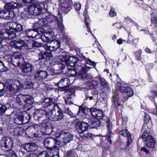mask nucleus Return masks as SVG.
I'll use <instances>...</instances> for the list:
<instances>
[{
	"label": "nucleus",
	"mask_w": 157,
	"mask_h": 157,
	"mask_svg": "<svg viewBox=\"0 0 157 157\" xmlns=\"http://www.w3.org/2000/svg\"><path fill=\"white\" fill-rule=\"evenodd\" d=\"M52 53V52L50 51L48 52L46 51H42L39 53L37 61H39V64L44 65L46 62L50 61L51 58L53 57Z\"/></svg>",
	"instance_id": "obj_8"
},
{
	"label": "nucleus",
	"mask_w": 157,
	"mask_h": 157,
	"mask_svg": "<svg viewBox=\"0 0 157 157\" xmlns=\"http://www.w3.org/2000/svg\"><path fill=\"white\" fill-rule=\"evenodd\" d=\"M127 137V144L124 147V149L126 150L129 146L132 143L133 140V139L132 137L131 134L130 133L126 136Z\"/></svg>",
	"instance_id": "obj_45"
},
{
	"label": "nucleus",
	"mask_w": 157,
	"mask_h": 157,
	"mask_svg": "<svg viewBox=\"0 0 157 157\" xmlns=\"http://www.w3.org/2000/svg\"><path fill=\"white\" fill-rule=\"evenodd\" d=\"M7 10L5 8V9L0 10V17L4 19H7Z\"/></svg>",
	"instance_id": "obj_47"
},
{
	"label": "nucleus",
	"mask_w": 157,
	"mask_h": 157,
	"mask_svg": "<svg viewBox=\"0 0 157 157\" xmlns=\"http://www.w3.org/2000/svg\"><path fill=\"white\" fill-rule=\"evenodd\" d=\"M99 79L100 82V84L102 87L105 88H107L108 87V83L105 78L99 76Z\"/></svg>",
	"instance_id": "obj_44"
},
{
	"label": "nucleus",
	"mask_w": 157,
	"mask_h": 157,
	"mask_svg": "<svg viewBox=\"0 0 157 157\" xmlns=\"http://www.w3.org/2000/svg\"><path fill=\"white\" fill-rule=\"evenodd\" d=\"M61 43L59 40H53L48 43H46L44 45L45 49L47 51L52 52L53 54L57 56L60 50Z\"/></svg>",
	"instance_id": "obj_5"
},
{
	"label": "nucleus",
	"mask_w": 157,
	"mask_h": 157,
	"mask_svg": "<svg viewBox=\"0 0 157 157\" xmlns=\"http://www.w3.org/2000/svg\"><path fill=\"white\" fill-rule=\"evenodd\" d=\"M23 147L28 152H31L35 151L37 149L38 146L35 143L30 142L25 143L23 145Z\"/></svg>",
	"instance_id": "obj_26"
},
{
	"label": "nucleus",
	"mask_w": 157,
	"mask_h": 157,
	"mask_svg": "<svg viewBox=\"0 0 157 157\" xmlns=\"http://www.w3.org/2000/svg\"><path fill=\"white\" fill-rule=\"evenodd\" d=\"M33 75L34 79L39 80L45 78L48 75V73L47 71L40 68L35 71Z\"/></svg>",
	"instance_id": "obj_17"
},
{
	"label": "nucleus",
	"mask_w": 157,
	"mask_h": 157,
	"mask_svg": "<svg viewBox=\"0 0 157 157\" xmlns=\"http://www.w3.org/2000/svg\"><path fill=\"white\" fill-rule=\"evenodd\" d=\"M58 109L57 110L54 109V108H53L50 109L49 111H47L45 112V116L50 121H60L64 117L63 112L59 107L58 106Z\"/></svg>",
	"instance_id": "obj_4"
},
{
	"label": "nucleus",
	"mask_w": 157,
	"mask_h": 157,
	"mask_svg": "<svg viewBox=\"0 0 157 157\" xmlns=\"http://www.w3.org/2000/svg\"><path fill=\"white\" fill-rule=\"evenodd\" d=\"M58 14L59 16V18L56 16L51 14H49L48 16H47V20H48V23H50L51 22L56 21L58 25H59L60 24V21H61L62 23V15L61 13H58Z\"/></svg>",
	"instance_id": "obj_23"
},
{
	"label": "nucleus",
	"mask_w": 157,
	"mask_h": 157,
	"mask_svg": "<svg viewBox=\"0 0 157 157\" xmlns=\"http://www.w3.org/2000/svg\"><path fill=\"white\" fill-rule=\"evenodd\" d=\"M87 64H88L93 66L94 67H95L96 66V63L95 62L92 61L90 59L87 58V61H86Z\"/></svg>",
	"instance_id": "obj_61"
},
{
	"label": "nucleus",
	"mask_w": 157,
	"mask_h": 157,
	"mask_svg": "<svg viewBox=\"0 0 157 157\" xmlns=\"http://www.w3.org/2000/svg\"><path fill=\"white\" fill-rule=\"evenodd\" d=\"M92 134L90 133H87L84 134L81 136V138L83 140H86L87 139H90L92 138Z\"/></svg>",
	"instance_id": "obj_60"
},
{
	"label": "nucleus",
	"mask_w": 157,
	"mask_h": 157,
	"mask_svg": "<svg viewBox=\"0 0 157 157\" xmlns=\"http://www.w3.org/2000/svg\"><path fill=\"white\" fill-rule=\"evenodd\" d=\"M23 111L21 112L19 111L17 112L16 113V117L15 120V121L17 119L19 120V121H21V123H22V121H23Z\"/></svg>",
	"instance_id": "obj_48"
},
{
	"label": "nucleus",
	"mask_w": 157,
	"mask_h": 157,
	"mask_svg": "<svg viewBox=\"0 0 157 157\" xmlns=\"http://www.w3.org/2000/svg\"><path fill=\"white\" fill-rule=\"evenodd\" d=\"M13 131L15 133V134L17 136L20 135L23 132V130L22 128H14Z\"/></svg>",
	"instance_id": "obj_51"
},
{
	"label": "nucleus",
	"mask_w": 157,
	"mask_h": 157,
	"mask_svg": "<svg viewBox=\"0 0 157 157\" xmlns=\"http://www.w3.org/2000/svg\"><path fill=\"white\" fill-rule=\"evenodd\" d=\"M82 105L83 104L79 106V110L77 114V116H78L79 115V114L80 113L81 111H82V112L83 113H84L85 112V110L86 109V107L83 106Z\"/></svg>",
	"instance_id": "obj_63"
},
{
	"label": "nucleus",
	"mask_w": 157,
	"mask_h": 157,
	"mask_svg": "<svg viewBox=\"0 0 157 157\" xmlns=\"http://www.w3.org/2000/svg\"><path fill=\"white\" fill-rule=\"evenodd\" d=\"M25 8L30 15L37 16L43 13V7L38 4H32Z\"/></svg>",
	"instance_id": "obj_9"
},
{
	"label": "nucleus",
	"mask_w": 157,
	"mask_h": 157,
	"mask_svg": "<svg viewBox=\"0 0 157 157\" xmlns=\"http://www.w3.org/2000/svg\"><path fill=\"white\" fill-rule=\"evenodd\" d=\"M150 121L151 122L150 125L149 126H147V128H151L152 127V122L151 121V118L149 116V115L148 114L145 113V115L144 117V122L143 124V126H145L147 123H148Z\"/></svg>",
	"instance_id": "obj_36"
},
{
	"label": "nucleus",
	"mask_w": 157,
	"mask_h": 157,
	"mask_svg": "<svg viewBox=\"0 0 157 157\" xmlns=\"http://www.w3.org/2000/svg\"><path fill=\"white\" fill-rule=\"evenodd\" d=\"M36 125H32L28 127L25 131L26 134L31 138L38 137V131L36 129Z\"/></svg>",
	"instance_id": "obj_16"
},
{
	"label": "nucleus",
	"mask_w": 157,
	"mask_h": 157,
	"mask_svg": "<svg viewBox=\"0 0 157 157\" xmlns=\"http://www.w3.org/2000/svg\"><path fill=\"white\" fill-rule=\"evenodd\" d=\"M151 23L154 26H157V16L153 17V18L151 20Z\"/></svg>",
	"instance_id": "obj_62"
},
{
	"label": "nucleus",
	"mask_w": 157,
	"mask_h": 157,
	"mask_svg": "<svg viewBox=\"0 0 157 157\" xmlns=\"http://www.w3.org/2000/svg\"><path fill=\"white\" fill-rule=\"evenodd\" d=\"M20 66L23 72L26 74L30 72L32 70L33 67V65L30 63L25 61Z\"/></svg>",
	"instance_id": "obj_24"
},
{
	"label": "nucleus",
	"mask_w": 157,
	"mask_h": 157,
	"mask_svg": "<svg viewBox=\"0 0 157 157\" xmlns=\"http://www.w3.org/2000/svg\"><path fill=\"white\" fill-rule=\"evenodd\" d=\"M76 150L72 149L69 151H67L64 154V157H75L76 155Z\"/></svg>",
	"instance_id": "obj_40"
},
{
	"label": "nucleus",
	"mask_w": 157,
	"mask_h": 157,
	"mask_svg": "<svg viewBox=\"0 0 157 157\" xmlns=\"http://www.w3.org/2000/svg\"><path fill=\"white\" fill-rule=\"evenodd\" d=\"M106 127L107 130H112L113 128V124L111 121H110L109 118L107 117V119L106 121Z\"/></svg>",
	"instance_id": "obj_49"
},
{
	"label": "nucleus",
	"mask_w": 157,
	"mask_h": 157,
	"mask_svg": "<svg viewBox=\"0 0 157 157\" xmlns=\"http://www.w3.org/2000/svg\"><path fill=\"white\" fill-rule=\"evenodd\" d=\"M70 84L69 79L66 77L62 78L58 82L56 83L55 85L58 87L56 89L62 92L67 90Z\"/></svg>",
	"instance_id": "obj_12"
},
{
	"label": "nucleus",
	"mask_w": 157,
	"mask_h": 157,
	"mask_svg": "<svg viewBox=\"0 0 157 157\" xmlns=\"http://www.w3.org/2000/svg\"><path fill=\"white\" fill-rule=\"evenodd\" d=\"M20 106H21L18 103V102H14L13 103L11 107L13 109L19 110L22 108V107H21Z\"/></svg>",
	"instance_id": "obj_58"
},
{
	"label": "nucleus",
	"mask_w": 157,
	"mask_h": 157,
	"mask_svg": "<svg viewBox=\"0 0 157 157\" xmlns=\"http://www.w3.org/2000/svg\"><path fill=\"white\" fill-rule=\"evenodd\" d=\"M141 137L143 141L145 142H147L151 138H152V136L149 135L147 129H145Z\"/></svg>",
	"instance_id": "obj_39"
},
{
	"label": "nucleus",
	"mask_w": 157,
	"mask_h": 157,
	"mask_svg": "<svg viewBox=\"0 0 157 157\" xmlns=\"http://www.w3.org/2000/svg\"><path fill=\"white\" fill-rule=\"evenodd\" d=\"M75 125L77 131L80 134L86 131L88 129L89 126L88 123L80 121L77 122Z\"/></svg>",
	"instance_id": "obj_20"
},
{
	"label": "nucleus",
	"mask_w": 157,
	"mask_h": 157,
	"mask_svg": "<svg viewBox=\"0 0 157 157\" xmlns=\"http://www.w3.org/2000/svg\"><path fill=\"white\" fill-rule=\"evenodd\" d=\"M22 6L21 3H18L13 2H11L8 3H6L5 6L4 7L7 10V19L10 18L12 19L16 15L15 13L12 10L17 9H19Z\"/></svg>",
	"instance_id": "obj_6"
},
{
	"label": "nucleus",
	"mask_w": 157,
	"mask_h": 157,
	"mask_svg": "<svg viewBox=\"0 0 157 157\" xmlns=\"http://www.w3.org/2000/svg\"><path fill=\"white\" fill-rule=\"evenodd\" d=\"M9 59L11 63L16 67L20 66L25 61L23 56L21 54H13Z\"/></svg>",
	"instance_id": "obj_11"
},
{
	"label": "nucleus",
	"mask_w": 157,
	"mask_h": 157,
	"mask_svg": "<svg viewBox=\"0 0 157 157\" xmlns=\"http://www.w3.org/2000/svg\"><path fill=\"white\" fill-rule=\"evenodd\" d=\"M39 23L41 26L44 27H47L50 24L47 20V17L45 18L40 19L39 21Z\"/></svg>",
	"instance_id": "obj_43"
},
{
	"label": "nucleus",
	"mask_w": 157,
	"mask_h": 157,
	"mask_svg": "<svg viewBox=\"0 0 157 157\" xmlns=\"http://www.w3.org/2000/svg\"><path fill=\"white\" fill-rule=\"evenodd\" d=\"M42 30H43V29L42 28L39 27L34 28L33 29H28L25 31H23L22 32H21L20 34L21 35L22 33L24 35L23 37L24 36L29 38L33 37L34 36H33V34L34 32L39 33L40 32H41Z\"/></svg>",
	"instance_id": "obj_19"
},
{
	"label": "nucleus",
	"mask_w": 157,
	"mask_h": 157,
	"mask_svg": "<svg viewBox=\"0 0 157 157\" xmlns=\"http://www.w3.org/2000/svg\"><path fill=\"white\" fill-rule=\"evenodd\" d=\"M21 17L24 19L28 18L29 16H30L28 11L26 10L25 8V9L24 11L21 14Z\"/></svg>",
	"instance_id": "obj_54"
},
{
	"label": "nucleus",
	"mask_w": 157,
	"mask_h": 157,
	"mask_svg": "<svg viewBox=\"0 0 157 157\" xmlns=\"http://www.w3.org/2000/svg\"><path fill=\"white\" fill-rule=\"evenodd\" d=\"M90 114L93 117L97 118L98 120L102 119L104 116L103 112L97 109L94 107L90 109Z\"/></svg>",
	"instance_id": "obj_21"
},
{
	"label": "nucleus",
	"mask_w": 157,
	"mask_h": 157,
	"mask_svg": "<svg viewBox=\"0 0 157 157\" xmlns=\"http://www.w3.org/2000/svg\"><path fill=\"white\" fill-rule=\"evenodd\" d=\"M5 32L8 34V38L9 40L16 38L17 35L15 33L16 32L13 30V29H11V27L10 26L6 27V29L5 30Z\"/></svg>",
	"instance_id": "obj_30"
},
{
	"label": "nucleus",
	"mask_w": 157,
	"mask_h": 157,
	"mask_svg": "<svg viewBox=\"0 0 157 157\" xmlns=\"http://www.w3.org/2000/svg\"><path fill=\"white\" fill-rule=\"evenodd\" d=\"M40 32L42 33L40 37L43 42L48 43L54 39V32L52 31H47L43 29V30Z\"/></svg>",
	"instance_id": "obj_14"
},
{
	"label": "nucleus",
	"mask_w": 157,
	"mask_h": 157,
	"mask_svg": "<svg viewBox=\"0 0 157 157\" xmlns=\"http://www.w3.org/2000/svg\"><path fill=\"white\" fill-rule=\"evenodd\" d=\"M33 43L32 40H28L26 43L21 38H17L10 41V46L17 50L21 51L25 49H30L33 48Z\"/></svg>",
	"instance_id": "obj_2"
},
{
	"label": "nucleus",
	"mask_w": 157,
	"mask_h": 157,
	"mask_svg": "<svg viewBox=\"0 0 157 157\" xmlns=\"http://www.w3.org/2000/svg\"><path fill=\"white\" fill-rule=\"evenodd\" d=\"M36 156L37 157H50L47 151H42L38 154L36 153Z\"/></svg>",
	"instance_id": "obj_50"
},
{
	"label": "nucleus",
	"mask_w": 157,
	"mask_h": 157,
	"mask_svg": "<svg viewBox=\"0 0 157 157\" xmlns=\"http://www.w3.org/2000/svg\"><path fill=\"white\" fill-rule=\"evenodd\" d=\"M0 107V115H2L7 109V106L5 105H2Z\"/></svg>",
	"instance_id": "obj_57"
},
{
	"label": "nucleus",
	"mask_w": 157,
	"mask_h": 157,
	"mask_svg": "<svg viewBox=\"0 0 157 157\" xmlns=\"http://www.w3.org/2000/svg\"><path fill=\"white\" fill-rule=\"evenodd\" d=\"M13 147V140L10 137L4 136L2 138L0 141V148L2 149H4L5 150L6 157L17 156L12 149Z\"/></svg>",
	"instance_id": "obj_1"
},
{
	"label": "nucleus",
	"mask_w": 157,
	"mask_h": 157,
	"mask_svg": "<svg viewBox=\"0 0 157 157\" xmlns=\"http://www.w3.org/2000/svg\"><path fill=\"white\" fill-rule=\"evenodd\" d=\"M26 95L20 94L18 95L16 98V101L18 102L22 107L24 106L25 100Z\"/></svg>",
	"instance_id": "obj_37"
},
{
	"label": "nucleus",
	"mask_w": 157,
	"mask_h": 157,
	"mask_svg": "<svg viewBox=\"0 0 157 157\" xmlns=\"http://www.w3.org/2000/svg\"><path fill=\"white\" fill-rule=\"evenodd\" d=\"M4 34V32L0 30V50L4 48L7 44V42L4 40L5 39Z\"/></svg>",
	"instance_id": "obj_34"
},
{
	"label": "nucleus",
	"mask_w": 157,
	"mask_h": 157,
	"mask_svg": "<svg viewBox=\"0 0 157 157\" xmlns=\"http://www.w3.org/2000/svg\"><path fill=\"white\" fill-rule=\"evenodd\" d=\"M60 6L62 10L66 13H68L72 9L73 2L72 0H59Z\"/></svg>",
	"instance_id": "obj_15"
},
{
	"label": "nucleus",
	"mask_w": 157,
	"mask_h": 157,
	"mask_svg": "<svg viewBox=\"0 0 157 157\" xmlns=\"http://www.w3.org/2000/svg\"><path fill=\"white\" fill-rule=\"evenodd\" d=\"M11 84H9L6 86L7 90L11 93L10 95H14L16 91L19 90L23 88V84H21L18 80L12 79Z\"/></svg>",
	"instance_id": "obj_7"
},
{
	"label": "nucleus",
	"mask_w": 157,
	"mask_h": 157,
	"mask_svg": "<svg viewBox=\"0 0 157 157\" xmlns=\"http://www.w3.org/2000/svg\"><path fill=\"white\" fill-rule=\"evenodd\" d=\"M71 55L69 52H63L58 56V58L61 62L74 68L73 70L76 71V69L75 67L78 63V58L75 56Z\"/></svg>",
	"instance_id": "obj_3"
},
{
	"label": "nucleus",
	"mask_w": 157,
	"mask_h": 157,
	"mask_svg": "<svg viewBox=\"0 0 157 157\" xmlns=\"http://www.w3.org/2000/svg\"><path fill=\"white\" fill-rule=\"evenodd\" d=\"M8 68L5 66L4 63L2 61H0V72L6 71Z\"/></svg>",
	"instance_id": "obj_53"
},
{
	"label": "nucleus",
	"mask_w": 157,
	"mask_h": 157,
	"mask_svg": "<svg viewBox=\"0 0 157 157\" xmlns=\"http://www.w3.org/2000/svg\"><path fill=\"white\" fill-rule=\"evenodd\" d=\"M47 112L45 110V114L41 113L39 112H35L33 114V117L34 119L37 121L39 123L43 124H44V121L46 120H48L50 121V120L48 119L45 116V112Z\"/></svg>",
	"instance_id": "obj_18"
},
{
	"label": "nucleus",
	"mask_w": 157,
	"mask_h": 157,
	"mask_svg": "<svg viewBox=\"0 0 157 157\" xmlns=\"http://www.w3.org/2000/svg\"><path fill=\"white\" fill-rule=\"evenodd\" d=\"M55 100L53 98H46L44 99V101L45 103V109L46 110L47 109L46 108L52 109L54 108V106L55 105Z\"/></svg>",
	"instance_id": "obj_25"
},
{
	"label": "nucleus",
	"mask_w": 157,
	"mask_h": 157,
	"mask_svg": "<svg viewBox=\"0 0 157 157\" xmlns=\"http://www.w3.org/2000/svg\"><path fill=\"white\" fill-rule=\"evenodd\" d=\"M129 133L130 132L128 131L127 129H125V130H121L119 132L120 135L124 137L127 136Z\"/></svg>",
	"instance_id": "obj_52"
},
{
	"label": "nucleus",
	"mask_w": 157,
	"mask_h": 157,
	"mask_svg": "<svg viewBox=\"0 0 157 157\" xmlns=\"http://www.w3.org/2000/svg\"><path fill=\"white\" fill-rule=\"evenodd\" d=\"M113 101L114 102L116 109L120 113H121V110L123 108V105L119 102V96L118 94H116L113 97Z\"/></svg>",
	"instance_id": "obj_27"
},
{
	"label": "nucleus",
	"mask_w": 157,
	"mask_h": 157,
	"mask_svg": "<svg viewBox=\"0 0 157 157\" xmlns=\"http://www.w3.org/2000/svg\"><path fill=\"white\" fill-rule=\"evenodd\" d=\"M89 122L90 128L96 129H98L101 123L100 120H98L97 118L93 117L92 118L90 119Z\"/></svg>",
	"instance_id": "obj_28"
},
{
	"label": "nucleus",
	"mask_w": 157,
	"mask_h": 157,
	"mask_svg": "<svg viewBox=\"0 0 157 157\" xmlns=\"http://www.w3.org/2000/svg\"><path fill=\"white\" fill-rule=\"evenodd\" d=\"M74 7L77 11H79L81 8V4L78 1L75 2L74 4Z\"/></svg>",
	"instance_id": "obj_55"
},
{
	"label": "nucleus",
	"mask_w": 157,
	"mask_h": 157,
	"mask_svg": "<svg viewBox=\"0 0 157 157\" xmlns=\"http://www.w3.org/2000/svg\"><path fill=\"white\" fill-rule=\"evenodd\" d=\"M87 58L85 56H83V55H82V58H81L80 60H79L78 59V63L79 64L78 65V66H80L81 67H84L85 66H86V61H87Z\"/></svg>",
	"instance_id": "obj_41"
},
{
	"label": "nucleus",
	"mask_w": 157,
	"mask_h": 157,
	"mask_svg": "<svg viewBox=\"0 0 157 157\" xmlns=\"http://www.w3.org/2000/svg\"><path fill=\"white\" fill-rule=\"evenodd\" d=\"M44 147L47 148V149L55 144L58 145L60 147H61L62 145L60 140H58L56 138L52 137L46 138L44 141Z\"/></svg>",
	"instance_id": "obj_13"
},
{
	"label": "nucleus",
	"mask_w": 157,
	"mask_h": 157,
	"mask_svg": "<svg viewBox=\"0 0 157 157\" xmlns=\"http://www.w3.org/2000/svg\"><path fill=\"white\" fill-rule=\"evenodd\" d=\"M25 100V101L24 105V106L25 107L28 108V109L29 108V107H30L34 103V99L32 96L29 95H26Z\"/></svg>",
	"instance_id": "obj_32"
},
{
	"label": "nucleus",
	"mask_w": 157,
	"mask_h": 157,
	"mask_svg": "<svg viewBox=\"0 0 157 157\" xmlns=\"http://www.w3.org/2000/svg\"><path fill=\"white\" fill-rule=\"evenodd\" d=\"M156 142L154 138H151L149 141L146 144V146L150 148H152L154 147Z\"/></svg>",
	"instance_id": "obj_46"
},
{
	"label": "nucleus",
	"mask_w": 157,
	"mask_h": 157,
	"mask_svg": "<svg viewBox=\"0 0 157 157\" xmlns=\"http://www.w3.org/2000/svg\"><path fill=\"white\" fill-rule=\"evenodd\" d=\"M59 147H60V146L58 145H56V144L54 145L52 147H49L48 149H47V151L48 153V154L49 155V156L52 155L53 153H54L55 152L56 150H58L59 148Z\"/></svg>",
	"instance_id": "obj_38"
},
{
	"label": "nucleus",
	"mask_w": 157,
	"mask_h": 157,
	"mask_svg": "<svg viewBox=\"0 0 157 157\" xmlns=\"http://www.w3.org/2000/svg\"><path fill=\"white\" fill-rule=\"evenodd\" d=\"M59 136L63 139V141L64 145L70 142L72 140L73 136L72 134L69 132H65L64 131L61 132L59 134Z\"/></svg>",
	"instance_id": "obj_22"
},
{
	"label": "nucleus",
	"mask_w": 157,
	"mask_h": 157,
	"mask_svg": "<svg viewBox=\"0 0 157 157\" xmlns=\"http://www.w3.org/2000/svg\"><path fill=\"white\" fill-rule=\"evenodd\" d=\"M120 91L122 93H126L128 97L132 96L134 95L133 90L130 87L123 86L120 89Z\"/></svg>",
	"instance_id": "obj_31"
},
{
	"label": "nucleus",
	"mask_w": 157,
	"mask_h": 157,
	"mask_svg": "<svg viewBox=\"0 0 157 157\" xmlns=\"http://www.w3.org/2000/svg\"><path fill=\"white\" fill-rule=\"evenodd\" d=\"M109 16L111 17H114L117 15V13L114 9L111 8L109 13Z\"/></svg>",
	"instance_id": "obj_64"
},
{
	"label": "nucleus",
	"mask_w": 157,
	"mask_h": 157,
	"mask_svg": "<svg viewBox=\"0 0 157 157\" xmlns=\"http://www.w3.org/2000/svg\"><path fill=\"white\" fill-rule=\"evenodd\" d=\"M11 29H13V30L15 32H23V26L17 22H14L12 23L11 25L10 26Z\"/></svg>",
	"instance_id": "obj_33"
},
{
	"label": "nucleus",
	"mask_w": 157,
	"mask_h": 157,
	"mask_svg": "<svg viewBox=\"0 0 157 157\" xmlns=\"http://www.w3.org/2000/svg\"><path fill=\"white\" fill-rule=\"evenodd\" d=\"M142 53V50L140 49H139L134 53V55L135 57V59L136 60L140 61L142 59L141 57Z\"/></svg>",
	"instance_id": "obj_42"
},
{
	"label": "nucleus",
	"mask_w": 157,
	"mask_h": 157,
	"mask_svg": "<svg viewBox=\"0 0 157 157\" xmlns=\"http://www.w3.org/2000/svg\"><path fill=\"white\" fill-rule=\"evenodd\" d=\"M85 14L84 15V22L85 25L88 29V31L93 36L95 37V36L94 35L92 32L91 31L89 25L91 22V20H90L89 17L87 14V13L86 12V11H87V10L86 9V8H85Z\"/></svg>",
	"instance_id": "obj_29"
},
{
	"label": "nucleus",
	"mask_w": 157,
	"mask_h": 157,
	"mask_svg": "<svg viewBox=\"0 0 157 157\" xmlns=\"http://www.w3.org/2000/svg\"><path fill=\"white\" fill-rule=\"evenodd\" d=\"M33 86V84H32V83L31 82V81H30V80L28 81L27 80H26L24 82V86H24L25 87V88H29L30 87H31ZM24 89H25V88H24Z\"/></svg>",
	"instance_id": "obj_56"
},
{
	"label": "nucleus",
	"mask_w": 157,
	"mask_h": 157,
	"mask_svg": "<svg viewBox=\"0 0 157 157\" xmlns=\"http://www.w3.org/2000/svg\"><path fill=\"white\" fill-rule=\"evenodd\" d=\"M40 127V131L43 135H49L53 131V128L51 121L48 120H46Z\"/></svg>",
	"instance_id": "obj_10"
},
{
	"label": "nucleus",
	"mask_w": 157,
	"mask_h": 157,
	"mask_svg": "<svg viewBox=\"0 0 157 157\" xmlns=\"http://www.w3.org/2000/svg\"><path fill=\"white\" fill-rule=\"evenodd\" d=\"M156 88L157 89V86H156ZM150 92L151 94V95L149 96V98H153L154 99L155 97H157V90L154 91L153 90H151Z\"/></svg>",
	"instance_id": "obj_59"
},
{
	"label": "nucleus",
	"mask_w": 157,
	"mask_h": 157,
	"mask_svg": "<svg viewBox=\"0 0 157 157\" xmlns=\"http://www.w3.org/2000/svg\"><path fill=\"white\" fill-rule=\"evenodd\" d=\"M23 121L22 123L26 124L29 123L31 120V116L27 112L25 111H23Z\"/></svg>",
	"instance_id": "obj_35"
}]
</instances>
